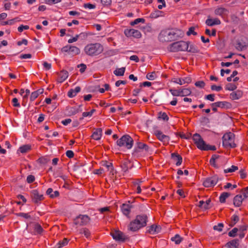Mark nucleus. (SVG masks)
<instances>
[{"label": "nucleus", "instance_id": "nucleus-1", "mask_svg": "<svg viewBox=\"0 0 248 248\" xmlns=\"http://www.w3.org/2000/svg\"><path fill=\"white\" fill-rule=\"evenodd\" d=\"M147 217L146 215H138L131 221L128 226V230L137 232L147 225Z\"/></svg>", "mask_w": 248, "mask_h": 248}, {"label": "nucleus", "instance_id": "nucleus-2", "mask_svg": "<svg viewBox=\"0 0 248 248\" xmlns=\"http://www.w3.org/2000/svg\"><path fill=\"white\" fill-rule=\"evenodd\" d=\"M103 50V46L99 43L89 44L84 48L85 53L91 56L98 55L101 53Z\"/></svg>", "mask_w": 248, "mask_h": 248}, {"label": "nucleus", "instance_id": "nucleus-3", "mask_svg": "<svg viewBox=\"0 0 248 248\" xmlns=\"http://www.w3.org/2000/svg\"><path fill=\"white\" fill-rule=\"evenodd\" d=\"M177 36L174 31L164 30L160 32L158 35V39L161 42H167L174 40Z\"/></svg>", "mask_w": 248, "mask_h": 248}, {"label": "nucleus", "instance_id": "nucleus-4", "mask_svg": "<svg viewBox=\"0 0 248 248\" xmlns=\"http://www.w3.org/2000/svg\"><path fill=\"white\" fill-rule=\"evenodd\" d=\"M222 145L225 148L236 147L234 134L231 132L225 133L222 137Z\"/></svg>", "mask_w": 248, "mask_h": 248}, {"label": "nucleus", "instance_id": "nucleus-5", "mask_svg": "<svg viewBox=\"0 0 248 248\" xmlns=\"http://www.w3.org/2000/svg\"><path fill=\"white\" fill-rule=\"evenodd\" d=\"M188 47V43L185 41H179L172 44L169 50L171 52L186 51Z\"/></svg>", "mask_w": 248, "mask_h": 248}, {"label": "nucleus", "instance_id": "nucleus-6", "mask_svg": "<svg viewBox=\"0 0 248 248\" xmlns=\"http://www.w3.org/2000/svg\"><path fill=\"white\" fill-rule=\"evenodd\" d=\"M117 144L120 147L130 149L133 146V140L129 136L124 135L117 141Z\"/></svg>", "mask_w": 248, "mask_h": 248}, {"label": "nucleus", "instance_id": "nucleus-7", "mask_svg": "<svg viewBox=\"0 0 248 248\" xmlns=\"http://www.w3.org/2000/svg\"><path fill=\"white\" fill-rule=\"evenodd\" d=\"M148 151V146L142 142H138L134 148L133 155L137 157L142 155Z\"/></svg>", "mask_w": 248, "mask_h": 248}, {"label": "nucleus", "instance_id": "nucleus-8", "mask_svg": "<svg viewBox=\"0 0 248 248\" xmlns=\"http://www.w3.org/2000/svg\"><path fill=\"white\" fill-rule=\"evenodd\" d=\"M193 140L199 149L202 150H206L208 149L207 148V144H205L199 134H194L193 136Z\"/></svg>", "mask_w": 248, "mask_h": 248}, {"label": "nucleus", "instance_id": "nucleus-9", "mask_svg": "<svg viewBox=\"0 0 248 248\" xmlns=\"http://www.w3.org/2000/svg\"><path fill=\"white\" fill-rule=\"evenodd\" d=\"M171 94L174 96H185L189 95L191 92L189 89H172L169 90Z\"/></svg>", "mask_w": 248, "mask_h": 248}, {"label": "nucleus", "instance_id": "nucleus-10", "mask_svg": "<svg viewBox=\"0 0 248 248\" xmlns=\"http://www.w3.org/2000/svg\"><path fill=\"white\" fill-rule=\"evenodd\" d=\"M90 220L88 216L80 215L74 219V223L79 226L85 225L89 222Z\"/></svg>", "mask_w": 248, "mask_h": 248}, {"label": "nucleus", "instance_id": "nucleus-11", "mask_svg": "<svg viewBox=\"0 0 248 248\" xmlns=\"http://www.w3.org/2000/svg\"><path fill=\"white\" fill-rule=\"evenodd\" d=\"M218 178L217 176L207 178L203 181V185L206 187L214 186L217 184Z\"/></svg>", "mask_w": 248, "mask_h": 248}, {"label": "nucleus", "instance_id": "nucleus-12", "mask_svg": "<svg viewBox=\"0 0 248 248\" xmlns=\"http://www.w3.org/2000/svg\"><path fill=\"white\" fill-rule=\"evenodd\" d=\"M154 134L157 139L164 144L168 143L170 140V137L168 136L163 134L161 131L157 129L154 130Z\"/></svg>", "mask_w": 248, "mask_h": 248}, {"label": "nucleus", "instance_id": "nucleus-13", "mask_svg": "<svg viewBox=\"0 0 248 248\" xmlns=\"http://www.w3.org/2000/svg\"><path fill=\"white\" fill-rule=\"evenodd\" d=\"M124 33L127 37H134L139 38L141 36V33L139 31L133 29H126L124 30Z\"/></svg>", "mask_w": 248, "mask_h": 248}, {"label": "nucleus", "instance_id": "nucleus-14", "mask_svg": "<svg viewBox=\"0 0 248 248\" xmlns=\"http://www.w3.org/2000/svg\"><path fill=\"white\" fill-rule=\"evenodd\" d=\"M32 201L38 203L43 199V195L39 193L37 190L34 189L31 191Z\"/></svg>", "mask_w": 248, "mask_h": 248}, {"label": "nucleus", "instance_id": "nucleus-15", "mask_svg": "<svg viewBox=\"0 0 248 248\" xmlns=\"http://www.w3.org/2000/svg\"><path fill=\"white\" fill-rule=\"evenodd\" d=\"M111 235L114 239L119 241H124L126 239L124 234L120 231H115L111 233Z\"/></svg>", "mask_w": 248, "mask_h": 248}, {"label": "nucleus", "instance_id": "nucleus-16", "mask_svg": "<svg viewBox=\"0 0 248 248\" xmlns=\"http://www.w3.org/2000/svg\"><path fill=\"white\" fill-rule=\"evenodd\" d=\"M173 82L179 85H183L184 84H188L191 82V78L189 77H186L184 78H174Z\"/></svg>", "mask_w": 248, "mask_h": 248}, {"label": "nucleus", "instance_id": "nucleus-17", "mask_svg": "<svg viewBox=\"0 0 248 248\" xmlns=\"http://www.w3.org/2000/svg\"><path fill=\"white\" fill-rule=\"evenodd\" d=\"M132 208V206L129 202L124 203L121 206V210L124 215L128 216L130 213Z\"/></svg>", "mask_w": 248, "mask_h": 248}, {"label": "nucleus", "instance_id": "nucleus-18", "mask_svg": "<svg viewBox=\"0 0 248 248\" xmlns=\"http://www.w3.org/2000/svg\"><path fill=\"white\" fill-rule=\"evenodd\" d=\"M161 227L160 226L153 225L148 227L147 232L151 234H155L160 232Z\"/></svg>", "mask_w": 248, "mask_h": 248}, {"label": "nucleus", "instance_id": "nucleus-19", "mask_svg": "<svg viewBox=\"0 0 248 248\" xmlns=\"http://www.w3.org/2000/svg\"><path fill=\"white\" fill-rule=\"evenodd\" d=\"M220 23V21L218 18H211L209 17L205 21L206 24L209 26L219 25Z\"/></svg>", "mask_w": 248, "mask_h": 248}, {"label": "nucleus", "instance_id": "nucleus-20", "mask_svg": "<svg viewBox=\"0 0 248 248\" xmlns=\"http://www.w3.org/2000/svg\"><path fill=\"white\" fill-rule=\"evenodd\" d=\"M102 130L101 128L96 129L93 133L92 138L93 139L98 140L102 137Z\"/></svg>", "mask_w": 248, "mask_h": 248}, {"label": "nucleus", "instance_id": "nucleus-21", "mask_svg": "<svg viewBox=\"0 0 248 248\" xmlns=\"http://www.w3.org/2000/svg\"><path fill=\"white\" fill-rule=\"evenodd\" d=\"M213 106L224 108H228L230 106V104L226 101H219L213 103Z\"/></svg>", "mask_w": 248, "mask_h": 248}, {"label": "nucleus", "instance_id": "nucleus-22", "mask_svg": "<svg viewBox=\"0 0 248 248\" xmlns=\"http://www.w3.org/2000/svg\"><path fill=\"white\" fill-rule=\"evenodd\" d=\"M242 95V92L239 90H237L236 92L232 93L230 94V97L232 100H237L240 98Z\"/></svg>", "mask_w": 248, "mask_h": 248}, {"label": "nucleus", "instance_id": "nucleus-23", "mask_svg": "<svg viewBox=\"0 0 248 248\" xmlns=\"http://www.w3.org/2000/svg\"><path fill=\"white\" fill-rule=\"evenodd\" d=\"M243 198H242V196L241 195H236L233 199V204L235 206L239 207L240 206L243 200Z\"/></svg>", "mask_w": 248, "mask_h": 248}, {"label": "nucleus", "instance_id": "nucleus-24", "mask_svg": "<svg viewBox=\"0 0 248 248\" xmlns=\"http://www.w3.org/2000/svg\"><path fill=\"white\" fill-rule=\"evenodd\" d=\"M68 77V73L66 71H62L59 74V78L58 81L60 83L65 80Z\"/></svg>", "mask_w": 248, "mask_h": 248}, {"label": "nucleus", "instance_id": "nucleus-25", "mask_svg": "<svg viewBox=\"0 0 248 248\" xmlns=\"http://www.w3.org/2000/svg\"><path fill=\"white\" fill-rule=\"evenodd\" d=\"M239 243L238 240L237 239H234L229 242H228L226 246L227 248H238Z\"/></svg>", "mask_w": 248, "mask_h": 248}, {"label": "nucleus", "instance_id": "nucleus-26", "mask_svg": "<svg viewBox=\"0 0 248 248\" xmlns=\"http://www.w3.org/2000/svg\"><path fill=\"white\" fill-rule=\"evenodd\" d=\"M69 241V240L68 239L64 238L63 240L60 241L55 245V248H62L66 246L68 244Z\"/></svg>", "mask_w": 248, "mask_h": 248}, {"label": "nucleus", "instance_id": "nucleus-27", "mask_svg": "<svg viewBox=\"0 0 248 248\" xmlns=\"http://www.w3.org/2000/svg\"><path fill=\"white\" fill-rule=\"evenodd\" d=\"M80 91V88L79 87H76L74 89H71L68 92V96L69 97H73L76 95L77 93L79 92Z\"/></svg>", "mask_w": 248, "mask_h": 248}, {"label": "nucleus", "instance_id": "nucleus-28", "mask_svg": "<svg viewBox=\"0 0 248 248\" xmlns=\"http://www.w3.org/2000/svg\"><path fill=\"white\" fill-rule=\"evenodd\" d=\"M227 12V10L223 7H218L215 11V14L220 16H223L226 14Z\"/></svg>", "mask_w": 248, "mask_h": 248}, {"label": "nucleus", "instance_id": "nucleus-29", "mask_svg": "<svg viewBox=\"0 0 248 248\" xmlns=\"http://www.w3.org/2000/svg\"><path fill=\"white\" fill-rule=\"evenodd\" d=\"M143 181L141 180H137L134 182V186L138 194L141 192L140 184Z\"/></svg>", "mask_w": 248, "mask_h": 248}, {"label": "nucleus", "instance_id": "nucleus-30", "mask_svg": "<svg viewBox=\"0 0 248 248\" xmlns=\"http://www.w3.org/2000/svg\"><path fill=\"white\" fill-rule=\"evenodd\" d=\"M171 157L175 160H177V162L176 163V165L177 166H180L182 162V158L179 155L173 153L171 154Z\"/></svg>", "mask_w": 248, "mask_h": 248}, {"label": "nucleus", "instance_id": "nucleus-31", "mask_svg": "<svg viewBox=\"0 0 248 248\" xmlns=\"http://www.w3.org/2000/svg\"><path fill=\"white\" fill-rule=\"evenodd\" d=\"M80 49L77 46H71L69 54L78 55L80 53Z\"/></svg>", "mask_w": 248, "mask_h": 248}, {"label": "nucleus", "instance_id": "nucleus-32", "mask_svg": "<svg viewBox=\"0 0 248 248\" xmlns=\"http://www.w3.org/2000/svg\"><path fill=\"white\" fill-rule=\"evenodd\" d=\"M125 70L124 67L117 68L114 71V74L117 76H122L124 75Z\"/></svg>", "mask_w": 248, "mask_h": 248}, {"label": "nucleus", "instance_id": "nucleus-33", "mask_svg": "<svg viewBox=\"0 0 248 248\" xmlns=\"http://www.w3.org/2000/svg\"><path fill=\"white\" fill-rule=\"evenodd\" d=\"M186 51L191 53H197L199 52V49L195 45L192 44L189 45L188 44V47L187 50H186Z\"/></svg>", "mask_w": 248, "mask_h": 248}, {"label": "nucleus", "instance_id": "nucleus-34", "mask_svg": "<svg viewBox=\"0 0 248 248\" xmlns=\"http://www.w3.org/2000/svg\"><path fill=\"white\" fill-rule=\"evenodd\" d=\"M31 149V146L30 145H24L21 146L18 151H20L21 153H25Z\"/></svg>", "mask_w": 248, "mask_h": 248}, {"label": "nucleus", "instance_id": "nucleus-35", "mask_svg": "<svg viewBox=\"0 0 248 248\" xmlns=\"http://www.w3.org/2000/svg\"><path fill=\"white\" fill-rule=\"evenodd\" d=\"M230 195V193L228 192H223L222 193L220 197H219V201L221 203H224L225 202L226 199L229 197Z\"/></svg>", "mask_w": 248, "mask_h": 248}, {"label": "nucleus", "instance_id": "nucleus-36", "mask_svg": "<svg viewBox=\"0 0 248 248\" xmlns=\"http://www.w3.org/2000/svg\"><path fill=\"white\" fill-rule=\"evenodd\" d=\"M247 45L245 43H241L240 42H238L235 46L236 48L239 51H241L246 48Z\"/></svg>", "mask_w": 248, "mask_h": 248}, {"label": "nucleus", "instance_id": "nucleus-37", "mask_svg": "<svg viewBox=\"0 0 248 248\" xmlns=\"http://www.w3.org/2000/svg\"><path fill=\"white\" fill-rule=\"evenodd\" d=\"M171 240L174 241L176 244H179L181 242L182 238L179 234H176L171 238Z\"/></svg>", "mask_w": 248, "mask_h": 248}, {"label": "nucleus", "instance_id": "nucleus-38", "mask_svg": "<svg viewBox=\"0 0 248 248\" xmlns=\"http://www.w3.org/2000/svg\"><path fill=\"white\" fill-rule=\"evenodd\" d=\"M199 206L203 210H207L211 207V206H208L203 201H200Z\"/></svg>", "mask_w": 248, "mask_h": 248}, {"label": "nucleus", "instance_id": "nucleus-39", "mask_svg": "<svg viewBox=\"0 0 248 248\" xmlns=\"http://www.w3.org/2000/svg\"><path fill=\"white\" fill-rule=\"evenodd\" d=\"M162 14V12L158 11V10H156V11L152 12L150 16L152 18H157V17L161 16Z\"/></svg>", "mask_w": 248, "mask_h": 248}, {"label": "nucleus", "instance_id": "nucleus-40", "mask_svg": "<svg viewBox=\"0 0 248 248\" xmlns=\"http://www.w3.org/2000/svg\"><path fill=\"white\" fill-rule=\"evenodd\" d=\"M80 106H79L78 108L76 107H71L69 108V113L71 115H74L78 113L80 110L79 108Z\"/></svg>", "mask_w": 248, "mask_h": 248}, {"label": "nucleus", "instance_id": "nucleus-41", "mask_svg": "<svg viewBox=\"0 0 248 248\" xmlns=\"http://www.w3.org/2000/svg\"><path fill=\"white\" fill-rule=\"evenodd\" d=\"M38 161L40 163L45 165L49 161V159L47 156H43L39 158Z\"/></svg>", "mask_w": 248, "mask_h": 248}, {"label": "nucleus", "instance_id": "nucleus-42", "mask_svg": "<svg viewBox=\"0 0 248 248\" xmlns=\"http://www.w3.org/2000/svg\"><path fill=\"white\" fill-rule=\"evenodd\" d=\"M158 118L159 119H162L164 121H168L169 120V117L167 114L165 112H160L158 114Z\"/></svg>", "mask_w": 248, "mask_h": 248}, {"label": "nucleus", "instance_id": "nucleus-43", "mask_svg": "<svg viewBox=\"0 0 248 248\" xmlns=\"http://www.w3.org/2000/svg\"><path fill=\"white\" fill-rule=\"evenodd\" d=\"M238 170V167L235 166H232L231 168L225 169L224 170V173L232 172Z\"/></svg>", "mask_w": 248, "mask_h": 248}, {"label": "nucleus", "instance_id": "nucleus-44", "mask_svg": "<svg viewBox=\"0 0 248 248\" xmlns=\"http://www.w3.org/2000/svg\"><path fill=\"white\" fill-rule=\"evenodd\" d=\"M156 77L155 72H152L147 74L146 78L150 80H154Z\"/></svg>", "mask_w": 248, "mask_h": 248}, {"label": "nucleus", "instance_id": "nucleus-45", "mask_svg": "<svg viewBox=\"0 0 248 248\" xmlns=\"http://www.w3.org/2000/svg\"><path fill=\"white\" fill-rule=\"evenodd\" d=\"M34 231L38 233H41L43 231V228L38 224H36L34 225Z\"/></svg>", "mask_w": 248, "mask_h": 248}, {"label": "nucleus", "instance_id": "nucleus-46", "mask_svg": "<svg viewBox=\"0 0 248 248\" xmlns=\"http://www.w3.org/2000/svg\"><path fill=\"white\" fill-rule=\"evenodd\" d=\"M80 232L81 233L84 234V236L87 238H88L91 234V232H90V231L86 228L81 230Z\"/></svg>", "mask_w": 248, "mask_h": 248}, {"label": "nucleus", "instance_id": "nucleus-47", "mask_svg": "<svg viewBox=\"0 0 248 248\" xmlns=\"http://www.w3.org/2000/svg\"><path fill=\"white\" fill-rule=\"evenodd\" d=\"M16 216L18 217H22L26 219H28L31 217L30 215L28 213H19L16 214Z\"/></svg>", "mask_w": 248, "mask_h": 248}, {"label": "nucleus", "instance_id": "nucleus-48", "mask_svg": "<svg viewBox=\"0 0 248 248\" xmlns=\"http://www.w3.org/2000/svg\"><path fill=\"white\" fill-rule=\"evenodd\" d=\"M144 22V19L142 18H139L136 19L134 21L131 22L130 25L132 26H134L136 24H138L140 22L143 23Z\"/></svg>", "mask_w": 248, "mask_h": 248}, {"label": "nucleus", "instance_id": "nucleus-49", "mask_svg": "<svg viewBox=\"0 0 248 248\" xmlns=\"http://www.w3.org/2000/svg\"><path fill=\"white\" fill-rule=\"evenodd\" d=\"M103 166H105L108 170H110L111 172H112L113 167L111 163L106 162L103 164Z\"/></svg>", "mask_w": 248, "mask_h": 248}, {"label": "nucleus", "instance_id": "nucleus-50", "mask_svg": "<svg viewBox=\"0 0 248 248\" xmlns=\"http://www.w3.org/2000/svg\"><path fill=\"white\" fill-rule=\"evenodd\" d=\"M95 110L93 109L89 112H84L82 113V116L83 117H86L88 116L91 117L92 116V115L95 112Z\"/></svg>", "mask_w": 248, "mask_h": 248}, {"label": "nucleus", "instance_id": "nucleus-51", "mask_svg": "<svg viewBox=\"0 0 248 248\" xmlns=\"http://www.w3.org/2000/svg\"><path fill=\"white\" fill-rule=\"evenodd\" d=\"M223 227V224L220 223L218 224L217 225L214 226L213 228L215 230H217L218 232H221L222 230Z\"/></svg>", "mask_w": 248, "mask_h": 248}, {"label": "nucleus", "instance_id": "nucleus-52", "mask_svg": "<svg viewBox=\"0 0 248 248\" xmlns=\"http://www.w3.org/2000/svg\"><path fill=\"white\" fill-rule=\"evenodd\" d=\"M194 30H195V28L194 27H190L188 31H187V32L186 33V34L188 36H189V35H190L191 34H193V35H197V32H196L194 31Z\"/></svg>", "mask_w": 248, "mask_h": 248}, {"label": "nucleus", "instance_id": "nucleus-53", "mask_svg": "<svg viewBox=\"0 0 248 248\" xmlns=\"http://www.w3.org/2000/svg\"><path fill=\"white\" fill-rule=\"evenodd\" d=\"M238 229L237 228H233L232 231L229 232V235L231 237H234L236 235Z\"/></svg>", "mask_w": 248, "mask_h": 248}, {"label": "nucleus", "instance_id": "nucleus-54", "mask_svg": "<svg viewBox=\"0 0 248 248\" xmlns=\"http://www.w3.org/2000/svg\"><path fill=\"white\" fill-rule=\"evenodd\" d=\"M232 222H231V225L232 226H233L239 220V217L237 216L236 215H233L232 217Z\"/></svg>", "mask_w": 248, "mask_h": 248}, {"label": "nucleus", "instance_id": "nucleus-55", "mask_svg": "<svg viewBox=\"0 0 248 248\" xmlns=\"http://www.w3.org/2000/svg\"><path fill=\"white\" fill-rule=\"evenodd\" d=\"M62 0H46V3L48 5H52L60 2Z\"/></svg>", "mask_w": 248, "mask_h": 248}, {"label": "nucleus", "instance_id": "nucleus-56", "mask_svg": "<svg viewBox=\"0 0 248 248\" xmlns=\"http://www.w3.org/2000/svg\"><path fill=\"white\" fill-rule=\"evenodd\" d=\"M43 65L44 67V69L46 70H49L51 67V63H48L46 62H44L43 63Z\"/></svg>", "mask_w": 248, "mask_h": 248}, {"label": "nucleus", "instance_id": "nucleus-57", "mask_svg": "<svg viewBox=\"0 0 248 248\" xmlns=\"http://www.w3.org/2000/svg\"><path fill=\"white\" fill-rule=\"evenodd\" d=\"M205 33L210 36H215L216 35V31L215 30H213L212 32L211 33V32H210V31L209 29H206L205 30Z\"/></svg>", "mask_w": 248, "mask_h": 248}, {"label": "nucleus", "instance_id": "nucleus-58", "mask_svg": "<svg viewBox=\"0 0 248 248\" xmlns=\"http://www.w3.org/2000/svg\"><path fill=\"white\" fill-rule=\"evenodd\" d=\"M38 93L37 92H33L31 93V96H30V100L31 101H34L38 96V95L37 94Z\"/></svg>", "mask_w": 248, "mask_h": 248}, {"label": "nucleus", "instance_id": "nucleus-59", "mask_svg": "<svg viewBox=\"0 0 248 248\" xmlns=\"http://www.w3.org/2000/svg\"><path fill=\"white\" fill-rule=\"evenodd\" d=\"M236 89V86L233 84H230L226 87V89L229 91H233Z\"/></svg>", "mask_w": 248, "mask_h": 248}, {"label": "nucleus", "instance_id": "nucleus-60", "mask_svg": "<svg viewBox=\"0 0 248 248\" xmlns=\"http://www.w3.org/2000/svg\"><path fill=\"white\" fill-rule=\"evenodd\" d=\"M13 105L16 107H20V104L18 102V99L16 98H14L12 99Z\"/></svg>", "mask_w": 248, "mask_h": 248}, {"label": "nucleus", "instance_id": "nucleus-61", "mask_svg": "<svg viewBox=\"0 0 248 248\" xmlns=\"http://www.w3.org/2000/svg\"><path fill=\"white\" fill-rule=\"evenodd\" d=\"M195 85L197 87H200V88H203L204 85H205V83L203 81H197L195 83Z\"/></svg>", "mask_w": 248, "mask_h": 248}, {"label": "nucleus", "instance_id": "nucleus-62", "mask_svg": "<svg viewBox=\"0 0 248 248\" xmlns=\"http://www.w3.org/2000/svg\"><path fill=\"white\" fill-rule=\"evenodd\" d=\"M205 99L210 100L211 101H214L215 100V95L214 94H210L206 95L205 97Z\"/></svg>", "mask_w": 248, "mask_h": 248}, {"label": "nucleus", "instance_id": "nucleus-63", "mask_svg": "<svg viewBox=\"0 0 248 248\" xmlns=\"http://www.w3.org/2000/svg\"><path fill=\"white\" fill-rule=\"evenodd\" d=\"M78 37H79V35H77L75 37H73L72 38L69 39L68 40V43L71 44V43H72L73 42H76L78 40Z\"/></svg>", "mask_w": 248, "mask_h": 248}, {"label": "nucleus", "instance_id": "nucleus-64", "mask_svg": "<svg viewBox=\"0 0 248 248\" xmlns=\"http://www.w3.org/2000/svg\"><path fill=\"white\" fill-rule=\"evenodd\" d=\"M11 3L9 1H4V6L5 10H9L11 8Z\"/></svg>", "mask_w": 248, "mask_h": 248}]
</instances>
